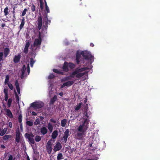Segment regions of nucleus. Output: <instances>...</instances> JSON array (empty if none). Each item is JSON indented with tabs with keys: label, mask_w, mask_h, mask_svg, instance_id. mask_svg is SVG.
<instances>
[{
	"label": "nucleus",
	"mask_w": 160,
	"mask_h": 160,
	"mask_svg": "<svg viewBox=\"0 0 160 160\" xmlns=\"http://www.w3.org/2000/svg\"><path fill=\"white\" fill-rule=\"evenodd\" d=\"M89 69L88 67H84L80 68V67H78L76 68L74 71L73 72L71 75L69 76H67L64 78L62 81L65 82L68 80L71 79V78H74V76L76 75V77L77 78H80L83 77L87 73V72H82L87 70Z\"/></svg>",
	"instance_id": "nucleus-1"
},
{
	"label": "nucleus",
	"mask_w": 160,
	"mask_h": 160,
	"mask_svg": "<svg viewBox=\"0 0 160 160\" xmlns=\"http://www.w3.org/2000/svg\"><path fill=\"white\" fill-rule=\"evenodd\" d=\"M89 121L87 118H85L83 121H82V124L79 126L77 128L78 131L80 132H78L76 135L77 138L79 140H81L82 138L84 133L87 130Z\"/></svg>",
	"instance_id": "nucleus-2"
},
{
	"label": "nucleus",
	"mask_w": 160,
	"mask_h": 160,
	"mask_svg": "<svg viewBox=\"0 0 160 160\" xmlns=\"http://www.w3.org/2000/svg\"><path fill=\"white\" fill-rule=\"evenodd\" d=\"M81 54L82 57L86 60H90L91 61L90 64H91L92 62L94 60V57L92 56L91 54L88 51H83L81 52Z\"/></svg>",
	"instance_id": "nucleus-3"
},
{
	"label": "nucleus",
	"mask_w": 160,
	"mask_h": 160,
	"mask_svg": "<svg viewBox=\"0 0 160 160\" xmlns=\"http://www.w3.org/2000/svg\"><path fill=\"white\" fill-rule=\"evenodd\" d=\"M44 106V103L42 102H34L31 104V106L35 109H39Z\"/></svg>",
	"instance_id": "nucleus-4"
},
{
	"label": "nucleus",
	"mask_w": 160,
	"mask_h": 160,
	"mask_svg": "<svg viewBox=\"0 0 160 160\" xmlns=\"http://www.w3.org/2000/svg\"><path fill=\"white\" fill-rule=\"evenodd\" d=\"M25 137L28 140L30 143L34 144L35 143L33 137V134L31 133H26L25 134Z\"/></svg>",
	"instance_id": "nucleus-5"
},
{
	"label": "nucleus",
	"mask_w": 160,
	"mask_h": 160,
	"mask_svg": "<svg viewBox=\"0 0 160 160\" xmlns=\"http://www.w3.org/2000/svg\"><path fill=\"white\" fill-rule=\"evenodd\" d=\"M69 131L68 129H66L64 132V135L62 139V141L64 143H66L67 142L68 138L69 136Z\"/></svg>",
	"instance_id": "nucleus-6"
},
{
	"label": "nucleus",
	"mask_w": 160,
	"mask_h": 160,
	"mask_svg": "<svg viewBox=\"0 0 160 160\" xmlns=\"http://www.w3.org/2000/svg\"><path fill=\"white\" fill-rule=\"evenodd\" d=\"M42 39L41 38V34L40 32H39L38 38L35 39L34 42V46H38L40 45L41 43Z\"/></svg>",
	"instance_id": "nucleus-7"
},
{
	"label": "nucleus",
	"mask_w": 160,
	"mask_h": 160,
	"mask_svg": "<svg viewBox=\"0 0 160 160\" xmlns=\"http://www.w3.org/2000/svg\"><path fill=\"white\" fill-rule=\"evenodd\" d=\"M74 82V81H68L64 83L61 86V88H62L65 86L69 87L72 85Z\"/></svg>",
	"instance_id": "nucleus-8"
},
{
	"label": "nucleus",
	"mask_w": 160,
	"mask_h": 160,
	"mask_svg": "<svg viewBox=\"0 0 160 160\" xmlns=\"http://www.w3.org/2000/svg\"><path fill=\"white\" fill-rule=\"evenodd\" d=\"M37 21L38 28L39 30H40L42 26V18L41 16L38 17Z\"/></svg>",
	"instance_id": "nucleus-9"
},
{
	"label": "nucleus",
	"mask_w": 160,
	"mask_h": 160,
	"mask_svg": "<svg viewBox=\"0 0 160 160\" xmlns=\"http://www.w3.org/2000/svg\"><path fill=\"white\" fill-rule=\"evenodd\" d=\"M20 133L19 128H18L16 132L15 141L18 143L20 142Z\"/></svg>",
	"instance_id": "nucleus-10"
},
{
	"label": "nucleus",
	"mask_w": 160,
	"mask_h": 160,
	"mask_svg": "<svg viewBox=\"0 0 160 160\" xmlns=\"http://www.w3.org/2000/svg\"><path fill=\"white\" fill-rule=\"evenodd\" d=\"M62 146L59 142L57 143L56 145L54 146L53 150L54 152H56L58 151H59L61 149Z\"/></svg>",
	"instance_id": "nucleus-11"
},
{
	"label": "nucleus",
	"mask_w": 160,
	"mask_h": 160,
	"mask_svg": "<svg viewBox=\"0 0 160 160\" xmlns=\"http://www.w3.org/2000/svg\"><path fill=\"white\" fill-rule=\"evenodd\" d=\"M21 58V55L20 53L18 54L17 55H15L13 59V62L15 63H18L20 61Z\"/></svg>",
	"instance_id": "nucleus-12"
},
{
	"label": "nucleus",
	"mask_w": 160,
	"mask_h": 160,
	"mask_svg": "<svg viewBox=\"0 0 160 160\" xmlns=\"http://www.w3.org/2000/svg\"><path fill=\"white\" fill-rule=\"evenodd\" d=\"M6 112V114L8 116V117L10 118H13V116L12 114L9 109H5Z\"/></svg>",
	"instance_id": "nucleus-13"
},
{
	"label": "nucleus",
	"mask_w": 160,
	"mask_h": 160,
	"mask_svg": "<svg viewBox=\"0 0 160 160\" xmlns=\"http://www.w3.org/2000/svg\"><path fill=\"white\" fill-rule=\"evenodd\" d=\"M81 55H82L81 54V53H80L78 52H77L76 54V61L77 64H78L79 63L80 59L81 58Z\"/></svg>",
	"instance_id": "nucleus-14"
},
{
	"label": "nucleus",
	"mask_w": 160,
	"mask_h": 160,
	"mask_svg": "<svg viewBox=\"0 0 160 160\" xmlns=\"http://www.w3.org/2000/svg\"><path fill=\"white\" fill-rule=\"evenodd\" d=\"M26 70V67L25 65H23L21 69V71L22 72L21 78H23L25 74V72Z\"/></svg>",
	"instance_id": "nucleus-15"
},
{
	"label": "nucleus",
	"mask_w": 160,
	"mask_h": 160,
	"mask_svg": "<svg viewBox=\"0 0 160 160\" xmlns=\"http://www.w3.org/2000/svg\"><path fill=\"white\" fill-rule=\"evenodd\" d=\"M68 62H65L63 64L62 67V69L65 72H68Z\"/></svg>",
	"instance_id": "nucleus-16"
},
{
	"label": "nucleus",
	"mask_w": 160,
	"mask_h": 160,
	"mask_svg": "<svg viewBox=\"0 0 160 160\" xmlns=\"http://www.w3.org/2000/svg\"><path fill=\"white\" fill-rule=\"evenodd\" d=\"M3 92L5 94L4 100L5 101H7L8 98V89L6 88H4Z\"/></svg>",
	"instance_id": "nucleus-17"
},
{
	"label": "nucleus",
	"mask_w": 160,
	"mask_h": 160,
	"mask_svg": "<svg viewBox=\"0 0 160 160\" xmlns=\"http://www.w3.org/2000/svg\"><path fill=\"white\" fill-rule=\"evenodd\" d=\"M10 52L9 49L8 48H6L4 49V55L5 57H6L9 54Z\"/></svg>",
	"instance_id": "nucleus-18"
},
{
	"label": "nucleus",
	"mask_w": 160,
	"mask_h": 160,
	"mask_svg": "<svg viewBox=\"0 0 160 160\" xmlns=\"http://www.w3.org/2000/svg\"><path fill=\"white\" fill-rule=\"evenodd\" d=\"M40 132L42 135H44L47 133L48 130L46 127H43L41 129Z\"/></svg>",
	"instance_id": "nucleus-19"
},
{
	"label": "nucleus",
	"mask_w": 160,
	"mask_h": 160,
	"mask_svg": "<svg viewBox=\"0 0 160 160\" xmlns=\"http://www.w3.org/2000/svg\"><path fill=\"white\" fill-rule=\"evenodd\" d=\"M86 105L87 106V107L84 110V115L88 118H89V115L91 114L90 112V113H88V104H86Z\"/></svg>",
	"instance_id": "nucleus-20"
},
{
	"label": "nucleus",
	"mask_w": 160,
	"mask_h": 160,
	"mask_svg": "<svg viewBox=\"0 0 160 160\" xmlns=\"http://www.w3.org/2000/svg\"><path fill=\"white\" fill-rule=\"evenodd\" d=\"M7 130L8 128H6L2 130H0V136H3L6 133Z\"/></svg>",
	"instance_id": "nucleus-21"
},
{
	"label": "nucleus",
	"mask_w": 160,
	"mask_h": 160,
	"mask_svg": "<svg viewBox=\"0 0 160 160\" xmlns=\"http://www.w3.org/2000/svg\"><path fill=\"white\" fill-rule=\"evenodd\" d=\"M58 135V132L57 130H55L52 133V138L53 139L56 138Z\"/></svg>",
	"instance_id": "nucleus-22"
},
{
	"label": "nucleus",
	"mask_w": 160,
	"mask_h": 160,
	"mask_svg": "<svg viewBox=\"0 0 160 160\" xmlns=\"http://www.w3.org/2000/svg\"><path fill=\"white\" fill-rule=\"evenodd\" d=\"M53 72H54L60 75H63L64 74V72L62 71H60L56 69H53L52 70Z\"/></svg>",
	"instance_id": "nucleus-23"
},
{
	"label": "nucleus",
	"mask_w": 160,
	"mask_h": 160,
	"mask_svg": "<svg viewBox=\"0 0 160 160\" xmlns=\"http://www.w3.org/2000/svg\"><path fill=\"white\" fill-rule=\"evenodd\" d=\"M12 136L11 135H6L2 137V139L3 140H7L9 138L12 137Z\"/></svg>",
	"instance_id": "nucleus-24"
},
{
	"label": "nucleus",
	"mask_w": 160,
	"mask_h": 160,
	"mask_svg": "<svg viewBox=\"0 0 160 160\" xmlns=\"http://www.w3.org/2000/svg\"><path fill=\"white\" fill-rule=\"evenodd\" d=\"M24 23H25V19L24 18H23L22 20L21 23L19 26V28L20 30H21L22 29V28L23 27Z\"/></svg>",
	"instance_id": "nucleus-25"
},
{
	"label": "nucleus",
	"mask_w": 160,
	"mask_h": 160,
	"mask_svg": "<svg viewBox=\"0 0 160 160\" xmlns=\"http://www.w3.org/2000/svg\"><path fill=\"white\" fill-rule=\"evenodd\" d=\"M46 150L48 153L50 154L51 153L52 151V147L50 146H46Z\"/></svg>",
	"instance_id": "nucleus-26"
},
{
	"label": "nucleus",
	"mask_w": 160,
	"mask_h": 160,
	"mask_svg": "<svg viewBox=\"0 0 160 160\" xmlns=\"http://www.w3.org/2000/svg\"><path fill=\"white\" fill-rule=\"evenodd\" d=\"M67 122V120L66 119H64L61 121V126L62 127H65Z\"/></svg>",
	"instance_id": "nucleus-27"
},
{
	"label": "nucleus",
	"mask_w": 160,
	"mask_h": 160,
	"mask_svg": "<svg viewBox=\"0 0 160 160\" xmlns=\"http://www.w3.org/2000/svg\"><path fill=\"white\" fill-rule=\"evenodd\" d=\"M48 128L50 132H52L53 129V127L50 123H49L48 125Z\"/></svg>",
	"instance_id": "nucleus-28"
},
{
	"label": "nucleus",
	"mask_w": 160,
	"mask_h": 160,
	"mask_svg": "<svg viewBox=\"0 0 160 160\" xmlns=\"http://www.w3.org/2000/svg\"><path fill=\"white\" fill-rule=\"evenodd\" d=\"M57 97L56 96H55L50 100V103L51 104H53L54 102L56 100Z\"/></svg>",
	"instance_id": "nucleus-29"
},
{
	"label": "nucleus",
	"mask_w": 160,
	"mask_h": 160,
	"mask_svg": "<svg viewBox=\"0 0 160 160\" xmlns=\"http://www.w3.org/2000/svg\"><path fill=\"white\" fill-rule=\"evenodd\" d=\"M68 65L69 68L71 69L75 68V65L72 62H69Z\"/></svg>",
	"instance_id": "nucleus-30"
},
{
	"label": "nucleus",
	"mask_w": 160,
	"mask_h": 160,
	"mask_svg": "<svg viewBox=\"0 0 160 160\" xmlns=\"http://www.w3.org/2000/svg\"><path fill=\"white\" fill-rule=\"evenodd\" d=\"M44 1L45 3V9L46 10V12L47 13H48L50 12L49 8L48 6L46 0H44Z\"/></svg>",
	"instance_id": "nucleus-31"
},
{
	"label": "nucleus",
	"mask_w": 160,
	"mask_h": 160,
	"mask_svg": "<svg viewBox=\"0 0 160 160\" xmlns=\"http://www.w3.org/2000/svg\"><path fill=\"white\" fill-rule=\"evenodd\" d=\"M82 104V102H80L78 105L76 106L75 107V110L76 111H78L81 108Z\"/></svg>",
	"instance_id": "nucleus-32"
},
{
	"label": "nucleus",
	"mask_w": 160,
	"mask_h": 160,
	"mask_svg": "<svg viewBox=\"0 0 160 160\" xmlns=\"http://www.w3.org/2000/svg\"><path fill=\"white\" fill-rule=\"evenodd\" d=\"M8 8V7H6L4 10V15L6 16L9 13Z\"/></svg>",
	"instance_id": "nucleus-33"
},
{
	"label": "nucleus",
	"mask_w": 160,
	"mask_h": 160,
	"mask_svg": "<svg viewBox=\"0 0 160 160\" xmlns=\"http://www.w3.org/2000/svg\"><path fill=\"white\" fill-rule=\"evenodd\" d=\"M63 155L62 153H59L58 154L57 157V160H60L63 159Z\"/></svg>",
	"instance_id": "nucleus-34"
},
{
	"label": "nucleus",
	"mask_w": 160,
	"mask_h": 160,
	"mask_svg": "<svg viewBox=\"0 0 160 160\" xmlns=\"http://www.w3.org/2000/svg\"><path fill=\"white\" fill-rule=\"evenodd\" d=\"M40 8L42 10L44 8L43 4L44 3L43 2V0H39Z\"/></svg>",
	"instance_id": "nucleus-35"
},
{
	"label": "nucleus",
	"mask_w": 160,
	"mask_h": 160,
	"mask_svg": "<svg viewBox=\"0 0 160 160\" xmlns=\"http://www.w3.org/2000/svg\"><path fill=\"white\" fill-rule=\"evenodd\" d=\"M12 98H10L8 99L7 105L8 108H9L11 107V103L12 102Z\"/></svg>",
	"instance_id": "nucleus-36"
},
{
	"label": "nucleus",
	"mask_w": 160,
	"mask_h": 160,
	"mask_svg": "<svg viewBox=\"0 0 160 160\" xmlns=\"http://www.w3.org/2000/svg\"><path fill=\"white\" fill-rule=\"evenodd\" d=\"M40 119L38 118H37L34 122V124L35 125L40 124Z\"/></svg>",
	"instance_id": "nucleus-37"
},
{
	"label": "nucleus",
	"mask_w": 160,
	"mask_h": 160,
	"mask_svg": "<svg viewBox=\"0 0 160 160\" xmlns=\"http://www.w3.org/2000/svg\"><path fill=\"white\" fill-rule=\"evenodd\" d=\"M41 140V137L38 135H37L35 138V140L36 142H38Z\"/></svg>",
	"instance_id": "nucleus-38"
},
{
	"label": "nucleus",
	"mask_w": 160,
	"mask_h": 160,
	"mask_svg": "<svg viewBox=\"0 0 160 160\" xmlns=\"http://www.w3.org/2000/svg\"><path fill=\"white\" fill-rule=\"evenodd\" d=\"M34 62L35 61L32 58H30V63L31 67H33Z\"/></svg>",
	"instance_id": "nucleus-39"
},
{
	"label": "nucleus",
	"mask_w": 160,
	"mask_h": 160,
	"mask_svg": "<svg viewBox=\"0 0 160 160\" xmlns=\"http://www.w3.org/2000/svg\"><path fill=\"white\" fill-rule=\"evenodd\" d=\"M15 85L16 89L20 88L19 87L18 82V80H16L15 81Z\"/></svg>",
	"instance_id": "nucleus-40"
},
{
	"label": "nucleus",
	"mask_w": 160,
	"mask_h": 160,
	"mask_svg": "<svg viewBox=\"0 0 160 160\" xmlns=\"http://www.w3.org/2000/svg\"><path fill=\"white\" fill-rule=\"evenodd\" d=\"M26 124L27 125L30 126H32L33 125V122L30 121H28L26 122Z\"/></svg>",
	"instance_id": "nucleus-41"
},
{
	"label": "nucleus",
	"mask_w": 160,
	"mask_h": 160,
	"mask_svg": "<svg viewBox=\"0 0 160 160\" xmlns=\"http://www.w3.org/2000/svg\"><path fill=\"white\" fill-rule=\"evenodd\" d=\"M36 9V7L35 6V5L33 4H32L31 6V10L32 11V12H34Z\"/></svg>",
	"instance_id": "nucleus-42"
},
{
	"label": "nucleus",
	"mask_w": 160,
	"mask_h": 160,
	"mask_svg": "<svg viewBox=\"0 0 160 160\" xmlns=\"http://www.w3.org/2000/svg\"><path fill=\"white\" fill-rule=\"evenodd\" d=\"M9 75H7L6 76V78L5 81V83L6 84L9 81Z\"/></svg>",
	"instance_id": "nucleus-43"
},
{
	"label": "nucleus",
	"mask_w": 160,
	"mask_h": 160,
	"mask_svg": "<svg viewBox=\"0 0 160 160\" xmlns=\"http://www.w3.org/2000/svg\"><path fill=\"white\" fill-rule=\"evenodd\" d=\"M52 139H51L49 140L47 144V146H52Z\"/></svg>",
	"instance_id": "nucleus-44"
},
{
	"label": "nucleus",
	"mask_w": 160,
	"mask_h": 160,
	"mask_svg": "<svg viewBox=\"0 0 160 160\" xmlns=\"http://www.w3.org/2000/svg\"><path fill=\"white\" fill-rule=\"evenodd\" d=\"M55 77V76L53 74H50L48 76V79H51L54 78Z\"/></svg>",
	"instance_id": "nucleus-45"
},
{
	"label": "nucleus",
	"mask_w": 160,
	"mask_h": 160,
	"mask_svg": "<svg viewBox=\"0 0 160 160\" xmlns=\"http://www.w3.org/2000/svg\"><path fill=\"white\" fill-rule=\"evenodd\" d=\"M22 116L21 114H20L19 115L18 118V122L20 123H21L22 122Z\"/></svg>",
	"instance_id": "nucleus-46"
},
{
	"label": "nucleus",
	"mask_w": 160,
	"mask_h": 160,
	"mask_svg": "<svg viewBox=\"0 0 160 160\" xmlns=\"http://www.w3.org/2000/svg\"><path fill=\"white\" fill-rule=\"evenodd\" d=\"M8 87H9V88L11 90H13V87L11 83H8Z\"/></svg>",
	"instance_id": "nucleus-47"
},
{
	"label": "nucleus",
	"mask_w": 160,
	"mask_h": 160,
	"mask_svg": "<svg viewBox=\"0 0 160 160\" xmlns=\"http://www.w3.org/2000/svg\"><path fill=\"white\" fill-rule=\"evenodd\" d=\"M27 11V9L26 8H25L24 9L23 11H22V16H24L26 14Z\"/></svg>",
	"instance_id": "nucleus-48"
},
{
	"label": "nucleus",
	"mask_w": 160,
	"mask_h": 160,
	"mask_svg": "<svg viewBox=\"0 0 160 160\" xmlns=\"http://www.w3.org/2000/svg\"><path fill=\"white\" fill-rule=\"evenodd\" d=\"M3 52H0V61L3 60Z\"/></svg>",
	"instance_id": "nucleus-49"
},
{
	"label": "nucleus",
	"mask_w": 160,
	"mask_h": 160,
	"mask_svg": "<svg viewBox=\"0 0 160 160\" xmlns=\"http://www.w3.org/2000/svg\"><path fill=\"white\" fill-rule=\"evenodd\" d=\"M14 92H15V96L16 99V100L17 101H18L19 100V97L18 96L17 93V92H16V91L15 90Z\"/></svg>",
	"instance_id": "nucleus-50"
},
{
	"label": "nucleus",
	"mask_w": 160,
	"mask_h": 160,
	"mask_svg": "<svg viewBox=\"0 0 160 160\" xmlns=\"http://www.w3.org/2000/svg\"><path fill=\"white\" fill-rule=\"evenodd\" d=\"M27 71L28 73V75L30 73V67L29 64H28L27 66Z\"/></svg>",
	"instance_id": "nucleus-51"
},
{
	"label": "nucleus",
	"mask_w": 160,
	"mask_h": 160,
	"mask_svg": "<svg viewBox=\"0 0 160 160\" xmlns=\"http://www.w3.org/2000/svg\"><path fill=\"white\" fill-rule=\"evenodd\" d=\"M28 48L25 47L23 51L24 53L26 54L28 53Z\"/></svg>",
	"instance_id": "nucleus-52"
},
{
	"label": "nucleus",
	"mask_w": 160,
	"mask_h": 160,
	"mask_svg": "<svg viewBox=\"0 0 160 160\" xmlns=\"http://www.w3.org/2000/svg\"><path fill=\"white\" fill-rule=\"evenodd\" d=\"M30 46V43L29 42H26V44L25 45V47L28 48Z\"/></svg>",
	"instance_id": "nucleus-53"
},
{
	"label": "nucleus",
	"mask_w": 160,
	"mask_h": 160,
	"mask_svg": "<svg viewBox=\"0 0 160 160\" xmlns=\"http://www.w3.org/2000/svg\"><path fill=\"white\" fill-rule=\"evenodd\" d=\"M8 160H13V157L12 155L9 156Z\"/></svg>",
	"instance_id": "nucleus-54"
},
{
	"label": "nucleus",
	"mask_w": 160,
	"mask_h": 160,
	"mask_svg": "<svg viewBox=\"0 0 160 160\" xmlns=\"http://www.w3.org/2000/svg\"><path fill=\"white\" fill-rule=\"evenodd\" d=\"M76 150V149L75 148H72L71 149L70 152H72L75 151Z\"/></svg>",
	"instance_id": "nucleus-55"
},
{
	"label": "nucleus",
	"mask_w": 160,
	"mask_h": 160,
	"mask_svg": "<svg viewBox=\"0 0 160 160\" xmlns=\"http://www.w3.org/2000/svg\"><path fill=\"white\" fill-rule=\"evenodd\" d=\"M50 121L54 123H56V121L53 119H51L50 120Z\"/></svg>",
	"instance_id": "nucleus-56"
},
{
	"label": "nucleus",
	"mask_w": 160,
	"mask_h": 160,
	"mask_svg": "<svg viewBox=\"0 0 160 160\" xmlns=\"http://www.w3.org/2000/svg\"><path fill=\"white\" fill-rule=\"evenodd\" d=\"M8 125L10 128H12V124L11 122H10L8 123Z\"/></svg>",
	"instance_id": "nucleus-57"
},
{
	"label": "nucleus",
	"mask_w": 160,
	"mask_h": 160,
	"mask_svg": "<svg viewBox=\"0 0 160 160\" xmlns=\"http://www.w3.org/2000/svg\"><path fill=\"white\" fill-rule=\"evenodd\" d=\"M32 114L33 116H36L37 113L35 112L32 111Z\"/></svg>",
	"instance_id": "nucleus-58"
},
{
	"label": "nucleus",
	"mask_w": 160,
	"mask_h": 160,
	"mask_svg": "<svg viewBox=\"0 0 160 160\" xmlns=\"http://www.w3.org/2000/svg\"><path fill=\"white\" fill-rule=\"evenodd\" d=\"M1 148H3V149H4L6 148V147H5V146L4 145H2V144L1 145Z\"/></svg>",
	"instance_id": "nucleus-59"
},
{
	"label": "nucleus",
	"mask_w": 160,
	"mask_h": 160,
	"mask_svg": "<svg viewBox=\"0 0 160 160\" xmlns=\"http://www.w3.org/2000/svg\"><path fill=\"white\" fill-rule=\"evenodd\" d=\"M40 121H42L44 119V118L42 116H40Z\"/></svg>",
	"instance_id": "nucleus-60"
},
{
	"label": "nucleus",
	"mask_w": 160,
	"mask_h": 160,
	"mask_svg": "<svg viewBox=\"0 0 160 160\" xmlns=\"http://www.w3.org/2000/svg\"><path fill=\"white\" fill-rule=\"evenodd\" d=\"M59 94L61 97H62L63 95V93L62 92H61L59 93Z\"/></svg>",
	"instance_id": "nucleus-61"
},
{
	"label": "nucleus",
	"mask_w": 160,
	"mask_h": 160,
	"mask_svg": "<svg viewBox=\"0 0 160 160\" xmlns=\"http://www.w3.org/2000/svg\"><path fill=\"white\" fill-rule=\"evenodd\" d=\"M87 98H84V102L85 103H86L87 102Z\"/></svg>",
	"instance_id": "nucleus-62"
},
{
	"label": "nucleus",
	"mask_w": 160,
	"mask_h": 160,
	"mask_svg": "<svg viewBox=\"0 0 160 160\" xmlns=\"http://www.w3.org/2000/svg\"><path fill=\"white\" fill-rule=\"evenodd\" d=\"M20 155L19 154V153H18V154L17 155H16V157H17V158H20Z\"/></svg>",
	"instance_id": "nucleus-63"
},
{
	"label": "nucleus",
	"mask_w": 160,
	"mask_h": 160,
	"mask_svg": "<svg viewBox=\"0 0 160 160\" xmlns=\"http://www.w3.org/2000/svg\"><path fill=\"white\" fill-rule=\"evenodd\" d=\"M18 94L20 93V88L16 89Z\"/></svg>",
	"instance_id": "nucleus-64"
}]
</instances>
